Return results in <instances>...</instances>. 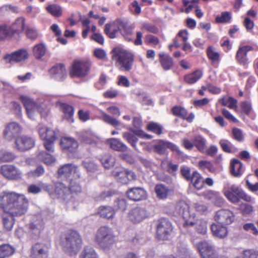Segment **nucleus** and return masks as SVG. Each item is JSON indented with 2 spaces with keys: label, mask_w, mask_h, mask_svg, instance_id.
Instances as JSON below:
<instances>
[{
  "label": "nucleus",
  "mask_w": 258,
  "mask_h": 258,
  "mask_svg": "<svg viewBox=\"0 0 258 258\" xmlns=\"http://www.w3.org/2000/svg\"><path fill=\"white\" fill-rule=\"evenodd\" d=\"M29 201L25 196L15 192L4 191L0 195V207L13 217L24 215L27 211Z\"/></svg>",
  "instance_id": "nucleus-1"
},
{
  "label": "nucleus",
  "mask_w": 258,
  "mask_h": 258,
  "mask_svg": "<svg viewBox=\"0 0 258 258\" xmlns=\"http://www.w3.org/2000/svg\"><path fill=\"white\" fill-rule=\"evenodd\" d=\"M60 244L66 253L70 255H75L82 247V239L78 232L70 231L61 236Z\"/></svg>",
  "instance_id": "nucleus-2"
},
{
  "label": "nucleus",
  "mask_w": 258,
  "mask_h": 258,
  "mask_svg": "<svg viewBox=\"0 0 258 258\" xmlns=\"http://www.w3.org/2000/svg\"><path fill=\"white\" fill-rule=\"evenodd\" d=\"M94 241L101 249L104 251L109 250L116 242V236L112 228L103 226L96 231Z\"/></svg>",
  "instance_id": "nucleus-3"
},
{
  "label": "nucleus",
  "mask_w": 258,
  "mask_h": 258,
  "mask_svg": "<svg viewBox=\"0 0 258 258\" xmlns=\"http://www.w3.org/2000/svg\"><path fill=\"white\" fill-rule=\"evenodd\" d=\"M112 59L115 61V66L121 71H130L133 67L134 56L126 50L116 47L112 50Z\"/></svg>",
  "instance_id": "nucleus-4"
},
{
  "label": "nucleus",
  "mask_w": 258,
  "mask_h": 258,
  "mask_svg": "<svg viewBox=\"0 0 258 258\" xmlns=\"http://www.w3.org/2000/svg\"><path fill=\"white\" fill-rule=\"evenodd\" d=\"M223 192L227 199L234 204L238 203L240 199L246 202L251 200V197L241 188L235 184H230L227 181L224 182Z\"/></svg>",
  "instance_id": "nucleus-5"
},
{
  "label": "nucleus",
  "mask_w": 258,
  "mask_h": 258,
  "mask_svg": "<svg viewBox=\"0 0 258 258\" xmlns=\"http://www.w3.org/2000/svg\"><path fill=\"white\" fill-rule=\"evenodd\" d=\"M20 100L26 109L28 117L30 119H34L37 112H39L41 115L46 114V107L44 104H38L34 100L26 96H20Z\"/></svg>",
  "instance_id": "nucleus-6"
},
{
  "label": "nucleus",
  "mask_w": 258,
  "mask_h": 258,
  "mask_svg": "<svg viewBox=\"0 0 258 258\" xmlns=\"http://www.w3.org/2000/svg\"><path fill=\"white\" fill-rule=\"evenodd\" d=\"M91 66V63L89 60H75L70 69V75L72 78L85 77L89 73Z\"/></svg>",
  "instance_id": "nucleus-7"
},
{
  "label": "nucleus",
  "mask_w": 258,
  "mask_h": 258,
  "mask_svg": "<svg viewBox=\"0 0 258 258\" xmlns=\"http://www.w3.org/2000/svg\"><path fill=\"white\" fill-rule=\"evenodd\" d=\"M175 211L184 220L183 224V227H185L189 225L193 226L194 225L195 223L192 220L195 218V214L190 213L189 207L184 201H179L177 203Z\"/></svg>",
  "instance_id": "nucleus-8"
},
{
  "label": "nucleus",
  "mask_w": 258,
  "mask_h": 258,
  "mask_svg": "<svg viewBox=\"0 0 258 258\" xmlns=\"http://www.w3.org/2000/svg\"><path fill=\"white\" fill-rule=\"evenodd\" d=\"M111 174L116 180L123 184H127L129 181L136 179V175L134 172L122 167H115L112 171Z\"/></svg>",
  "instance_id": "nucleus-9"
},
{
  "label": "nucleus",
  "mask_w": 258,
  "mask_h": 258,
  "mask_svg": "<svg viewBox=\"0 0 258 258\" xmlns=\"http://www.w3.org/2000/svg\"><path fill=\"white\" fill-rule=\"evenodd\" d=\"M35 146V140L32 137L22 135L17 137L15 141V149L20 152H25Z\"/></svg>",
  "instance_id": "nucleus-10"
},
{
  "label": "nucleus",
  "mask_w": 258,
  "mask_h": 258,
  "mask_svg": "<svg viewBox=\"0 0 258 258\" xmlns=\"http://www.w3.org/2000/svg\"><path fill=\"white\" fill-rule=\"evenodd\" d=\"M167 149H169L179 155H181L182 154V152L179 150L178 147L176 145L168 141L160 140L153 146V150L154 152L160 155L164 154Z\"/></svg>",
  "instance_id": "nucleus-11"
},
{
  "label": "nucleus",
  "mask_w": 258,
  "mask_h": 258,
  "mask_svg": "<svg viewBox=\"0 0 258 258\" xmlns=\"http://www.w3.org/2000/svg\"><path fill=\"white\" fill-rule=\"evenodd\" d=\"M172 229V225L168 220L166 219H160L158 221L157 226L158 238L160 240L166 239Z\"/></svg>",
  "instance_id": "nucleus-12"
},
{
  "label": "nucleus",
  "mask_w": 258,
  "mask_h": 258,
  "mask_svg": "<svg viewBox=\"0 0 258 258\" xmlns=\"http://www.w3.org/2000/svg\"><path fill=\"white\" fill-rule=\"evenodd\" d=\"M1 172L4 176L10 180H17L21 178V171L12 165L2 166Z\"/></svg>",
  "instance_id": "nucleus-13"
},
{
  "label": "nucleus",
  "mask_w": 258,
  "mask_h": 258,
  "mask_svg": "<svg viewBox=\"0 0 258 258\" xmlns=\"http://www.w3.org/2000/svg\"><path fill=\"white\" fill-rule=\"evenodd\" d=\"M148 213L146 209L142 207H136L128 213L129 219L134 223H139L147 218Z\"/></svg>",
  "instance_id": "nucleus-14"
},
{
  "label": "nucleus",
  "mask_w": 258,
  "mask_h": 258,
  "mask_svg": "<svg viewBox=\"0 0 258 258\" xmlns=\"http://www.w3.org/2000/svg\"><path fill=\"white\" fill-rule=\"evenodd\" d=\"M215 219L219 224L221 225H229L233 221L234 215L229 210L222 209L216 213Z\"/></svg>",
  "instance_id": "nucleus-15"
},
{
  "label": "nucleus",
  "mask_w": 258,
  "mask_h": 258,
  "mask_svg": "<svg viewBox=\"0 0 258 258\" xmlns=\"http://www.w3.org/2000/svg\"><path fill=\"white\" fill-rule=\"evenodd\" d=\"M49 246L43 243H37L31 248L32 258H47Z\"/></svg>",
  "instance_id": "nucleus-16"
},
{
  "label": "nucleus",
  "mask_w": 258,
  "mask_h": 258,
  "mask_svg": "<svg viewBox=\"0 0 258 258\" xmlns=\"http://www.w3.org/2000/svg\"><path fill=\"white\" fill-rule=\"evenodd\" d=\"M72 174H76L78 177H80L78 167L73 164H64L57 171L58 176L60 178H67Z\"/></svg>",
  "instance_id": "nucleus-17"
},
{
  "label": "nucleus",
  "mask_w": 258,
  "mask_h": 258,
  "mask_svg": "<svg viewBox=\"0 0 258 258\" xmlns=\"http://www.w3.org/2000/svg\"><path fill=\"white\" fill-rule=\"evenodd\" d=\"M21 132V126L16 122L8 123L4 131V137L8 141L12 140Z\"/></svg>",
  "instance_id": "nucleus-18"
},
{
  "label": "nucleus",
  "mask_w": 258,
  "mask_h": 258,
  "mask_svg": "<svg viewBox=\"0 0 258 258\" xmlns=\"http://www.w3.org/2000/svg\"><path fill=\"white\" fill-rule=\"evenodd\" d=\"M51 77L59 81H63L67 77V72L63 64H56L49 70Z\"/></svg>",
  "instance_id": "nucleus-19"
},
{
  "label": "nucleus",
  "mask_w": 258,
  "mask_h": 258,
  "mask_svg": "<svg viewBox=\"0 0 258 258\" xmlns=\"http://www.w3.org/2000/svg\"><path fill=\"white\" fill-rule=\"evenodd\" d=\"M251 50H252V47L248 45L239 47L236 55V59L237 61L241 65L246 67H247L248 58L247 57V53Z\"/></svg>",
  "instance_id": "nucleus-20"
},
{
  "label": "nucleus",
  "mask_w": 258,
  "mask_h": 258,
  "mask_svg": "<svg viewBox=\"0 0 258 258\" xmlns=\"http://www.w3.org/2000/svg\"><path fill=\"white\" fill-rule=\"evenodd\" d=\"M28 54L25 50H20L12 54H9L5 57L6 61L10 63L18 62L25 60L28 58Z\"/></svg>",
  "instance_id": "nucleus-21"
},
{
  "label": "nucleus",
  "mask_w": 258,
  "mask_h": 258,
  "mask_svg": "<svg viewBox=\"0 0 258 258\" xmlns=\"http://www.w3.org/2000/svg\"><path fill=\"white\" fill-rule=\"evenodd\" d=\"M128 198L133 201H141L146 198V191L141 187H133L127 191Z\"/></svg>",
  "instance_id": "nucleus-22"
},
{
  "label": "nucleus",
  "mask_w": 258,
  "mask_h": 258,
  "mask_svg": "<svg viewBox=\"0 0 258 258\" xmlns=\"http://www.w3.org/2000/svg\"><path fill=\"white\" fill-rule=\"evenodd\" d=\"M60 145L63 150L70 152H75L78 147L77 142L73 138L63 137L60 140Z\"/></svg>",
  "instance_id": "nucleus-23"
},
{
  "label": "nucleus",
  "mask_w": 258,
  "mask_h": 258,
  "mask_svg": "<svg viewBox=\"0 0 258 258\" xmlns=\"http://www.w3.org/2000/svg\"><path fill=\"white\" fill-rule=\"evenodd\" d=\"M39 134L41 139L45 141L56 140L57 133L55 131L45 126L41 127L38 130Z\"/></svg>",
  "instance_id": "nucleus-24"
},
{
  "label": "nucleus",
  "mask_w": 258,
  "mask_h": 258,
  "mask_svg": "<svg viewBox=\"0 0 258 258\" xmlns=\"http://www.w3.org/2000/svg\"><path fill=\"white\" fill-rule=\"evenodd\" d=\"M213 234L217 237L223 238L227 235V230L226 227L221 224H213L211 226Z\"/></svg>",
  "instance_id": "nucleus-25"
},
{
  "label": "nucleus",
  "mask_w": 258,
  "mask_h": 258,
  "mask_svg": "<svg viewBox=\"0 0 258 258\" xmlns=\"http://www.w3.org/2000/svg\"><path fill=\"white\" fill-rule=\"evenodd\" d=\"M54 186L53 194H56L58 198L65 199L66 195L69 194V188L63 183L56 182L54 183Z\"/></svg>",
  "instance_id": "nucleus-26"
},
{
  "label": "nucleus",
  "mask_w": 258,
  "mask_h": 258,
  "mask_svg": "<svg viewBox=\"0 0 258 258\" xmlns=\"http://www.w3.org/2000/svg\"><path fill=\"white\" fill-rule=\"evenodd\" d=\"M230 172L233 176L240 177L243 173L242 163L237 159H233L231 162Z\"/></svg>",
  "instance_id": "nucleus-27"
},
{
  "label": "nucleus",
  "mask_w": 258,
  "mask_h": 258,
  "mask_svg": "<svg viewBox=\"0 0 258 258\" xmlns=\"http://www.w3.org/2000/svg\"><path fill=\"white\" fill-rule=\"evenodd\" d=\"M111 149L114 150L125 152L127 150V147L119 140L115 138H111L107 141Z\"/></svg>",
  "instance_id": "nucleus-28"
},
{
  "label": "nucleus",
  "mask_w": 258,
  "mask_h": 258,
  "mask_svg": "<svg viewBox=\"0 0 258 258\" xmlns=\"http://www.w3.org/2000/svg\"><path fill=\"white\" fill-rule=\"evenodd\" d=\"M98 214L102 218L112 219L115 215V211L111 207L101 206L98 209Z\"/></svg>",
  "instance_id": "nucleus-29"
},
{
  "label": "nucleus",
  "mask_w": 258,
  "mask_h": 258,
  "mask_svg": "<svg viewBox=\"0 0 258 258\" xmlns=\"http://www.w3.org/2000/svg\"><path fill=\"white\" fill-rule=\"evenodd\" d=\"M79 138L84 143L91 144L94 142L95 136L91 131H86L79 134Z\"/></svg>",
  "instance_id": "nucleus-30"
},
{
  "label": "nucleus",
  "mask_w": 258,
  "mask_h": 258,
  "mask_svg": "<svg viewBox=\"0 0 258 258\" xmlns=\"http://www.w3.org/2000/svg\"><path fill=\"white\" fill-rule=\"evenodd\" d=\"M160 62L163 69L167 71L171 69L173 65V59L169 55H165L164 53H160Z\"/></svg>",
  "instance_id": "nucleus-31"
},
{
  "label": "nucleus",
  "mask_w": 258,
  "mask_h": 258,
  "mask_svg": "<svg viewBox=\"0 0 258 258\" xmlns=\"http://www.w3.org/2000/svg\"><path fill=\"white\" fill-rule=\"evenodd\" d=\"M203 73L200 70H197L184 77V81L188 84H192L197 82L203 76Z\"/></svg>",
  "instance_id": "nucleus-32"
},
{
  "label": "nucleus",
  "mask_w": 258,
  "mask_h": 258,
  "mask_svg": "<svg viewBox=\"0 0 258 258\" xmlns=\"http://www.w3.org/2000/svg\"><path fill=\"white\" fill-rule=\"evenodd\" d=\"M61 108L64 114V118L69 122H73L74 120L73 116L74 114V109L72 106L62 103L61 104Z\"/></svg>",
  "instance_id": "nucleus-33"
},
{
  "label": "nucleus",
  "mask_w": 258,
  "mask_h": 258,
  "mask_svg": "<svg viewBox=\"0 0 258 258\" xmlns=\"http://www.w3.org/2000/svg\"><path fill=\"white\" fill-rule=\"evenodd\" d=\"M14 33L10 26L2 25L0 26V39L5 40L12 37Z\"/></svg>",
  "instance_id": "nucleus-34"
},
{
  "label": "nucleus",
  "mask_w": 258,
  "mask_h": 258,
  "mask_svg": "<svg viewBox=\"0 0 258 258\" xmlns=\"http://www.w3.org/2000/svg\"><path fill=\"white\" fill-rule=\"evenodd\" d=\"M193 185L198 189H201L204 185V180L201 175L197 172L194 171L189 180Z\"/></svg>",
  "instance_id": "nucleus-35"
},
{
  "label": "nucleus",
  "mask_w": 258,
  "mask_h": 258,
  "mask_svg": "<svg viewBox=\"0 0 258 258\" xmlns=\"http://www.w3.org/2000/svg\"><path fill=\"white\" fill-rule=\"evenodd\" d=\"M25 21V20L24 18H19L10 26L14 34L22 32L24 30Z\"/></svg>",
  "instance_id": "nucleus-36"
},
{
  "label": "nucleus",
  "mask_w": 258,
  "mask_h": 258,
  "mask_svg": "<svg viewBox=\"0 0 258 258\" xmlns=\"http://www.w3.org/2000/svg\"><path fill=\"white\" fill-rule=\"evenodd\" d=\"M194 146L201 152H204L206 147V140L201 135L195 136L193 139Z\"/></svg>",
  "instance_id": "nucleus-37"
},
{
  "label": "nucleus",
  "mask_w": 258,
  "mask_h": 258,
  "mask_svg": "<svg viewBox=\"0 0 258 258\" xmlns=\"http://www.w3.org/2000/svg\"><path fill=\"white\" fill-rule=\"evenodd\" d=\"M15 252V248L9 244L0 245V258H5L13 254Z\"/></svg>",
  "instance_id": "nucleus-38"
},
{
  "label": "nucleus",
  "mask_w": 258,
  "mask_h": 258,
  "mask_svg": "<svg viewBox=\"0 0 258 258\" xmlns=\"http://www.w3.org/2000/svg\"><path fill=\"white\" fill-rule=\"evenodd\" d=\"M80 258H98V255L93 248L86 246L82 251Z\"/></svg>",
  "instance_id": "nucleus-39"
},
{
  "label": "nucleus",
  "mask_w": 258,
  "mask_h": 258,
  "mask_svg": "<svg viewBox=\"0 0 258 258\" xmlns=\"http://www.w3.org/2000/svg\"><path fill=\"white\" fill-rule=\"evenodd\" d=\"M39 160L46 165H51L55 162V158L50 154L45 152H41L38 155Z\"/></svg>",
  "instance_id": "nucleus-40"
},
{
  "label": "nucleus",
  "mask_w": 258,
  "mask_h": 258,
  "mask_svg": "<svg viewBox=\"0 0 258 258\" xmlns=\"http://www.w3.org/2000/svg\"><path fill=\"white\" fill-rule=\"evenodd\" d=\"M197 246L201 255L202 254L211 251L214 248L211 243L205 241L199 242L197 244Z\"/></svg>",
  "instance_id": "nucleus-41"
},
{
  "label": "nucleus",
  "mask_w": 258,
  "mask_h": 258,
  "mask_svg": "<svg viewBox=\"0 0 258 258\" xmlns=\"http://www.w3.org/2000/svg\"><path fill=\"white\" fill-rule=\"evenodd\" d=\"M155 190L157 197L161 199H166L169 191L168 188L166 186L161 184L156 185Z\"/></svg>",
  "instance_id": "nucleus-42"
},
{
  "label": "nucleus",
  "mask_w": 258,
  "mask_h": 258,
  "mask_svg": "<svg viewBox=\"0 0 258 258\" xmlns=\"http://www.w3.org/2000/svg\"><path fill=\"white\" fill-rule=\"evenodd\" d=\"M120 26L122 28L121 31L122 36L128 41H132L133 38L131 37V36L133 34V28L123 23H120Z\"/></svg>",
  "instance_id": "nucleus-43"
},
{
  "label": "nucleus",
  "mask_w": 258,
  "mask_h": 258,
  "mask_svg": "<svg viewBox=\"0 0 258 258\" xmlns=\"http://www.w3.org/2000/svg\"><path fill=\"white\" fill-rule=\"evenodd\" d=\"M101 119L105 122L115 127L120 125V123L118 120L104 112H102Z\"/></svg>",
  "instance_id": "nucleus-44"
},
{
  "label": "nucleus",
  "mask_w": 258,
  "mask_h": 258,
  "mask_svg": "<svg viewBox=\"0 0 258 258\" xmlns=\"http://www.w3.org/2000/svg\"><path fill=\"white\" fill-rule=\"evenodd\" d=\"M46 10L47 12L54 17H59L62 14V10L60 6L56 4L49 5Z\"/></svg>",
  "instance_id": "nucleus-45"
},
{
  "label": "nucleus",
  "mask_w": 258,
  "mask_h": 258,
  "mask_svg": "<svg viewBox=\"0 0 258 258\" xmlns=\"http://www.w3.org/2000/svg\"><path fill=\"white\" fill-rule=\"evenodd\" d=\"M100 161L105 168H109L113 166L115 159L110 155H105L101 158Z\"/></svg>",
  "instance_id": "nucleus-46"
},
{
  "label": "nucleus",
  "mask_w": 258,
  "mask_h": 258,
  "mask_svg": "<svg viewBox=\"0 0 258 258\" xmlns=\"http://www.w3.org/2000/svg\"><path fill=\"white\" fill-rule=\"evenodd\" d=\"M69 193L74 195H78L83 191V188L80 184L75 181H71L69 188Z\"/></svg>",
  "instance_id": "nucleus-47"
},
{
  "label": "nucleus",
  "mask_w": 258,
  "mask_h": 258,
  "mask_svg": "<svg viewBox=\"0 0 258 258\" xmlns=\"http://www.w3.org/2000/svg\"><path fill=\"white\" fill-rule=\"evenodd\" d=\"M43 228V223L41 218H39L33 221L30 225V229L35 233H39Z\"/></svg>",
  "instance_id": "nucleus-48"
},
{
  "label": "nucleus",
  "mask_w": 258,
  "mask_h": 258,
  "mask_svg": "<svg viewBox=\"0 0 258 258\" xmlns=\"http://www.w3.org/2000/svg\"><path fill=\"white\" fill-rule=\"evenodd\" d=\"M207 53L209 58L213 62H217L219 60V54L214 47L212 46H209L207 48Z\"/></svg>",
  "instance_id": "nucleus-49"
},
{
  "label": "nucleus",
  "mask_w": 258,
  "mask_h": 258,
  "mask_svg": "<svg viewBox=\"0 0 258 258\" xmlns=\"http://www.w3.org/2000/svg\"><path fill=\"white\" fill-rule=\"evenodd\" d=\"M16 158V156L12 152L5 151H0V161L3 162L13 161Z\"/></svg>",
  "instance_id": "nucleus-50"
},
{
  "label": "nucleus",
  "mask_w": 258,
  "mask_h": 258,
  "mask_svg": "<svg viewBox=\"0 0 258 258\" xmlns=\"http://www.w3.org/2000/svg\"><path fill=\"white\" fill-rule=\"evenodd\" d=\"M45 52V47L42 44H37L33 48V53L37 58H40L43 56Z\"/></svg>",
  "instance_id": "nucleus-51"
},
{
  "label": "nucleus",
  "mask_w": 258,
  "mask_h": 258,
  "mask_svg": "<svg viewBox=\"0 0 258 258\" xmlns=\"http://www.w3.org/2000/svg\"><path fill=\"white\" fill-rule=\"evenodd\" d=\"M123 138L125 139L135 149H137L136 143L138 140L134 135L129 132H125L123 134Z\"/></svg>",
  "instance_id": "nucleus-52"
},
{
  "label": "nucleus",
  "mask_w": 258,
  "mask_h": 258,
  "mask_svg": "<svg viewBox=\"0 0 258 258\" xmlns=\"http://www.w3.org/2000/svg\"><path fill=\"white\" fill-rule=\"evenodd\" d=\"M172 112L175 116H178L182 118H185L187 114V112L183 107L180 106H175L172 109Z\"/></svg>",
  "instance_id": "nucleus-53"
},
{
  "label": "nucleus",
  "mask_w": 258,
  "mask_h": 258,
  "mask_svg": "<svg viewBox=\"0 0 258 258\" xmlns=\"http://www.w3.org/2000/svg\"><path fill=\"white\" fill-rule=\"evenodd\" d=\"M25 34L27 37L31 40H35L38 37L37 30L30 26H27L25 28Z\"/></svg>",
  "instance_id": "nucleus-54"
},
{
  "label": "nucleus",
  "mask_w": 258,
  "mask_h": 258,
  "mask_svg": "<svg viewBox=\"0 0 258 258\" xmlns=\"http://www.w3.org/2000/svg\"><path fill=\"white\" fill-rule=\"evenodd\" d=\"M161 166L163 168H168V172H175L178 169V165L173 164L170 160L168 159H165L162 161Z\"/></svg>",
  "instance_id": "nucleus-55"
},
{
  "label": "nucleus",
  "mask_w": 258,
  "mask_h": 258,
  "mask_svg": "<svg viewBox=\"0 0 258 258\" xmlns=\"http://www.w3.org/2000/svg\"><path fill=\"white\" fill-rule=\"evenodd\" d=\"M45 169L42 165H39L37 168L33 170H31L28 173V175L30 177H38L44 174Z\"/></svg>",
  "instance_id": "nucleus-56"
},
{
  "label": "nucleus",
  "mask_w": 258,
  "mask_h": 258,
  "mask_svg": "<svg viewBox=\"0 0 258 258\" xmlns=\"http://www.w3.org/2000/svg\"><path fill=\"white\" fill-rule=\"evenodd\" d=\"M196 229L197 231L202 234H204L207 232V226L206 222L202 220H197L196 222Z\"/></svg>",
  "instance_id": "nucleus-57"
},
{
  "label": "nucleus",
  "mask_w": 258,
  "mask_h": 258,
  "mask_svg": "<svg viewBox=\"0 0 258 258\" xmlns=\"http://www.w3.org/2000/svg\"><path fill=\"white\" fill-rule=\"evenodd\" d=\"M231 19V14L228 12H224L220 16H217L216 21L217 23H228Z\"/></svg>",
  "instance_id": "nucleus-58"
},
{
  "label": "nucleus",
  "mask_w": 258,
  "mask_h": 258,
  "mask_svg": "<svg viewBox=\"0 0 258 258\" xmlns=\"http://www.w3.org/2000/svg\"><path fill=\"white\" fill-rule=\"evenodd\" d=\"M219 144L224 151L227 153H231L232 152L233 146L228 140L222 139L220 141Z\"/></svg>",
  "instance_id": "nucleus-59"
},
{
  "label": "nucleus",
  "mask_w": 258,
  "mask_h": 258,
  "mask_svg": "<svg viewBox=\"0 0 258 258\" xmlns=\"http://www.w3.org/2000/svg\"><path fill=\"white\" fill-rule=\"evenodd\" d=\"M147 129L157 135H160L162 132V127L159 124L154 122L149 123Z\"/></svg>",
  "instance_id": "nucleus-60"
},
{
  "label": "nucleus",
  "mask_w": 258,
  "mask_h": 258,
  "mask_svg": "<svg viewBox=\"0 0 258 258\" xmlns=\"http://www.w3.org/2000/svg\"><path fill=\"white\" fill-rule=\"evenodd\" d=\"M194 207L198 212L202 214L205 213L208 211V207L207 205L202 202H197L195 203Z\"/></svg>",
  "instance_id": "nucleus-61"
},
{
  "label": "nucleus",
  "mask_w": 258,
  "mask_h": 258,
  "mask_svg": "<svg viewBox=\"0 0 258 258\" xmlns=\"http://www.w3.org/2000/svg\"><path fill=\"white\" fill-rule=\"evenodd\" d=\"M84 167L88 172H93L97 169V165L91 161H84L83 162Z\"/></svg>",
  "instance_id": "nucleus-62"
},
{
  "label": "nucleus",
  "mask_w": 258,
  "mask_h": 258,
  "mask_svg": "<svg viewBox=\"0 0 258 258\" xmlns=\"http://www.w3.org/2000/svg\"><path fill=\"white\" fill-rule=\"evenodd\" d=\"M239 209L243 214L245 215L249 214L253 211L252 207L247 204H240Z\"/></svg>",
  "instance_id": "nucleus-63"
},
{
  "label": "nucleus",
  "mask_w": 258,
  "mask_h": 258,
  "mask_svg": "<svg viewBox=\"0 0 258 258\" xmlns=\"http://www.w3.org/2000/svg\"><path fill=\"white\" fill-rule=\"evenodd\" d=\"M28 192L31 194H38L41 191V186L40 185V182L38 185L32 184L28 186L27 189Z\"/></svg>",
  "instance_id": "nucleus-64"
}]
</instances>
